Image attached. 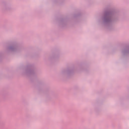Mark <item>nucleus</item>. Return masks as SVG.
Masks as SVG:
<instances>
[{"instance_id": "7ed1b4c3", "label": "nucleus", "mask_w": 129, "mask_h": 129, "mask_svg": "<svg viewBox=\"0 0 129 129\" xmlns=\"http://www.w3.org/2000/svg\"><path fill=\"white\" fill-rule=\"evenodd\" d=\"M26 74L28 76H34L35 75L34 66L28 64L26 67Z\"/></svg>"}, {"instance_id": "9b49d317", "label": "nucleus", "mask_w": 129, "mask_h": 129, "mask_svg": "<svg viewBox=\"0 0 129 129\" xmlns=\"http://www.w3.org/2000/svg\"><path fill=\"white\" fill-rule=\"evenodd\" d=\"M108 29H110V28H109V27H108Z\"/></svg>"}, {"instance_id": "0eeeda50", "label": "nucleus", "mask_w": 129, "mask_h": 129, "mask_svg": "<svg viewBox=\"0 0 129 129\" xmlns=\"http://www.w3.org/2000/svg\"><path fill=\"white\" fill-rule=\"evenodd\" d=\"M79 70L81 71H83V70H84V68L82 66H80Z\"/></svg>"}, {"instance_id": "1a4fd4ad", "label": "nucleus", "mask_w": 129, "mask_h": 129, "mask_svg": "<svg viewBox=\"0 0 129 129\" xmlns=\"http://www.w3.org/2000/svg\"><path fill=\"white\" fill-rule=\"evenodd\" d=\"M79 16H80V14H79L78 15H75L74 17H75V18H76V17H79Z\"/></svg>"}, {"instance_id": "f03ea898", "label": "nucleus", "mask_w": 129, "mask_h": 129, "mask_svg": "<svg viewBox=\"0 0 129 129\" xmlns=\"http://www.w3.org/2000/svg\"><path fill=\"white\" fill-rule=\"evenodd\" d=\"M8 51L10 52H20L22 50L21 46L16 43H12L7 48Z\"/></svg>"}, {"instance_id": "423d86ee", "label": "nucleus", "mask_w": 129, "mask_h": 129, "mask_svg": "<svg viewBox=\"0 0 129 129\" xmlns=\"http://www.w3.org/2000/svg\"><path fill=\"white\" fill-rule=\"evenodd\" d=\"M59 23L61 24V25H63V24H65L66 23V19L65 18H62L60 21Z\"/></svg>"}, {"instance_id": "6e6552de", "label": "nucleus", "mask_w": 129, "mask_h": 129, "mask_svg": "<svg viewBox=\"0 0 129 129\" xmlns=\"http://www.w3.org/2000/svg\"><path fill=\"white\" fill-rule=\"evenodd\" d=\"M5 9V10H10V6L9 5H6Z\"/></svg>"}, {"instance_id": "39448f33", "label": "nucleus", "mask_w": 129, "mask_h": 129, "mask_svg": "<svg viewBox=\"0 0 129 129\" xmlns=\"http://www.w3.org/2000/svg\"><path fill=\"white\" fill-rule=\"evenodd\" d=\"M74 73V68H69L67 70L64 69L61 71V74H66L69 76L70 75H72Z\"/></svg>"}, {"instance_id": "f257e3e1", "label": "nucleus", "mask_w": 129, "mask_h": 129, "mask_svg": "<svg viewBox=\"0 0 129 129\" xmlns=\"http://www.w3.org/2000/svg\"><path fill=\"white\" fill-rule=\"evenodd\" d=\"M119 19L118 13L114 10L105 11L101 18L102 25L109 26L110 24L116 23Z\"/></svg>"}, {"instance_id": "9d476101", "label": "nucleus", "mask_w": 129, "mask_h": 129, "mask_svg": "<svg viewBox=\"0 0 129 129\" xmlns=\"http://www.w3.org/2000/svg\"><path fill=\"white\" fill-rule=\"evenodd\" d=\"M57 56L55 55L53 56V58H57Z\"/></svg>"}, {"instance_id": "20e7f679", "label": "nucleus", "mask_w": 129, "mask_h": 129, "mask_svg": "<svg viewBox=\"0 0 129 129\" xmlns=\"http://www.w3.org/2000/svg\"><path fill=\"white\" fill-rule=\"evenodd\" d=\"M121 54L123 58L129 56V45H126L122 49Z\"/></svg>"}]
</instances>
